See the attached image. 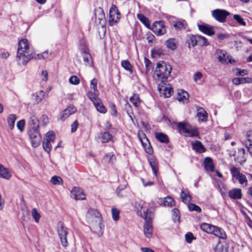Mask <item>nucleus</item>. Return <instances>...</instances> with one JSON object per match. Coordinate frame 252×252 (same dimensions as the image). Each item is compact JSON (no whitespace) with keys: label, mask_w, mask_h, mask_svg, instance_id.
<instances>
[{"label":"nucleus","mask_w":252,"mask_h":252,"mask_svg":"<svg viewBox=\"0 0 252 252\" xmlns=\"http://www.w3.org/2000/svg\"><path fill=\"white\" fill-rule=\"evenodd\" d=\"M35 53L26 38L21 39L18 42L16 58L18 64L26 65L33 57Z\"/></svg>","instance_id":"obj_1"},{"label":"nucleus","mask_w":252,"mask_h":252,"mask_svg":"<svg viewBox=\"0 0 252 252\" xmlns=\"http://www.w3.org/2000/svg\"><path fill=\"white\" fill-rule=\"evenodd\" d=\"M140 214L146 222L144 225V233L145 236L148 238L152 237L153 235V226L152 220L154 217V213L151 209H148L145 207H142Z\"/></svg>","instance_id":"obj_2"},{"label":"nucleus","mask_w":252,"mask_h":252,"mask_svg":"<svg viewBox=\"0 0 252 252\" xmlns=\"http://www.w3.org/2000/svg\"><path fill=\"white\" fill-rule=\"evenodd\" d=\"M172 70L171 66L166 64L164 62H159L157 63L155 71V75L159 81H166L170 75Z\"/></svg>","instance_id":"obj_3"},{"label":"nucleus","mask_w":252,"mask_h":252,"mask_svg":"<svg viewBox=\"0 0 252 252\" xmlns=\"http://www.w3.org/2000/svg\"><path fill=\"white\" fill-rule=\"evenodd\" d=\"M177 129L181 134H184L186 136L197 137L199 132L197 128L193 127L186 122H180L177 124Z\"/></svg>","instance_id":"obj_4"},{"label":"nucleus","mask_w":252,"mask_h":252,"mask_svg":"<svg viewBox=\"0 0 252 252\" xmlns=\"http://www.w3.org/2000/svg\"><path fill=\"white\" fill-rule=\"evenodd\" d=\"M57 231L63 246L65 247L68 245L66 236L68 234L67 228L64 226L62 221L57 223Z\"/></svg>","instance_id":"obj_5"},{"label":"nucleus","mask_w":252,"mask_h":252,"mask_svg":"<svg viewBox=\"0 0 252 252\" xmlns=\"http://www.w3.org/2000/svg\"><path fill=\"white\" fill-rule=\"evenodd\" d=\"M230 172L233 178L237 179L239 184L245 187L248 185V180L245 175L240 172V168L233 166L230 168Z\"/></svg>","instance_id":"obj_6"},{"label":"nucleus","mask_w":252,"mask_h":252,"mask_svg":"<svg viewBox=\"0 0 252 252\" xmlns=\"http://www.w3.org/2000/svg\"><path fill=\"white\" fill-rule=\"evenodd\" d=\"M79 48L81 50L84 62L86 65L92 66L93 62L92 57L88 52V49L83 40L80 41Z\"/></svg>","instance_id":"obj_7"},{"label":"nucleus","mask_w":252,"mask_h":252,"mask_svg":"<svg viewBox=\"0 0 252 252\" xmlns=\"http://www.w3.org/2000/svg\"><path fill=\"white\" fill-rule=\"evenodd\" d=\"M28 133L32 146L33 147L38 146L41 141V136L38 129H30Z\"/></svg>","instance_id":"obj_8"},{"label":"nucleus","mask_w":252,"mask_h":252,"mask_svg":"<svg viewBox=\"0 0 252 252\" xmlns=\"http://www.w3.org/2000/svg\"><path fill=\"white\" fill-rule=\"evenodd\" d=\"M212 16L218 22L224 23L226 17L230 14L227 11L221 9H216L211 12Z\"/></svg>","instance_id":"obj_9"},{"label":"nucleus","mask_w":252,"mask_h":252,"mask_svg":"<svg viewBox=\"0 0 252 252\" xmlns=\"http://www.w3.org/2000/svg\"><path fill=\"white\" fill-rule=\"evenodd\" d=\"M86 218L89 221H91L92 220L94 219L95 222H98L99 228L101 230L102 229L101 226V218L100 214L98 211L94 209H89L86 214Z\"/></svg>","instance_id":"obj_10"},{"label":"nucleus","mask_w":252,"mask_h":252,"mask_svg":"<svg viewBox=\"0 0 252 252\" xmlns=\"http://www.w3.org/2000/svg\"><path fill=\"white\" fill-rule=\"evenodd\" d=\"M158 90L165 97H169L173 93V90L170 84H166L165 81H161L158 84Z\"/></svg>","instance_id":"obj_11"},{"label":"nucleus","mask_w":252,"mask_h":252,"mask_svg":"<svg viewBox=\"0 0 252 252\" xmlns=\"http://www.w3.org/2000/svg\"><path fill=\"white\" fill-rule=\"evenodd\" d=\"M94 14L95 16V22L97 24H99L102 28L106 24L105 14L103 9L98 7L94 10Z\"/></svg>","instance_id":"obj_12"},{"label":"nucleus","mask_w":252,"mask_h":252,"mask_svg":"<svg viewBox=\"0 0 252 252\" xmlns=\"http://www.w3.org/2000/svg\"><path fill=\"white\" fill-rule=\"evenodd\" d=\"M153 32L157 35H161L166 32V27L163 21L155 22L152 28Z\"/></svg>","instance_id":"obj_13"},{"label":"nucleus","mask_w":252,"mask_h":252,"mask_svg":"<svg viewBox=\"0 0 252 252\" xmlns=\"http://www.w3.org/2000/svg\"><path fill=\"white\" fill-rule=\"evenodd\" d=\"M120 19V14L115 5H113L109 11V24L113 26L118 22Z\"/></svg>","instance_id":"obj_14"},{"label":"nucleus","mask_w":252,"mask_h":252,"mask_svg":"<svg viewBox=\"0 0 252 252\" xmlns=\"http://www.w3.org/2000/svg\"><path fill=\"white\" fill-rule=\"evenodd\" d=\"M216 53L218 56V59L219 61L221 63H232L231 57L229 56L225 51L218 49L216 50Z\"/></svg>","instance_id":"obj_15"},{"label":"nucleus","mask_w":252,"mask_h":252,"mask_svg":"<svg viewBox=\"0 0 252 252\" xmlns=\"http://www.w3.org/2000/svg\"><path fill=\"white\" fill-rule=\"evenodd\" d=\"M71 196L75 200H84L86 195L82 189L79 187H74L71 191Z\"/></svg>","instance_id":"obj_16"},{"label":"nucleus","mask_w":252,"mask_h":252,"mask_svg":"<svg viewBox=\"0 0 252 252\" xmlns=\"http://www.w3.org/2000/svg\"><path fill=\"white\" fill-rule=\"evenodd\" d=\"M77 111L76 108L72 105L68 106L60 115V120L64 121L70 115L74 114Z\"/></svg>","instance_id":"obj_17"},{"label":"nucleus","mask_w":252,"mask_h":252,"mask_svg":"<svg viewBox=\"0 0 252 252\" xmlns=\"http://www.w3.org/2000/svg\"><path fill=\"white\" fill-rule=\"evenodd\" d=\"M246 139L242 142L252 156V130L248 131L246 134Z\"/></svg>","instance_id":"obj_18"},{"label":"nucleus","mask_w":252,"mask_h":252,"mask_svg":"<svg viewBox=\"0 0 252 252\" xmlns=\"http://www.w3.org/2000/svg\"><path fill=\"white\" fill-rule=\"evenodd\" d=\"M198 27L200 31L208 35L211 36L215 33L213 27L207 24H198Z\"/></svg>","instance_id":"obj_19"},{"label":"nucleus","mask_w":252,"mask_h":252,"mask_svg":"<svg viewBox=\"0 0 252 252\" xmlns=\"http://www.w3.org/2000/svg\"><path fill=\"white\" fill-rule=\"evenodd\" d=\"M242 195L241 189L239 188H234L228 192V196L231 199H240Z\"/></svg>","instance_id":"obj_20"},{"label":"nucleus","mask_w":252,"mask_h":252,"mask_svg":"<svg viewBox=\"0 0 252 252\" xmlns=\"http://www.w3.org/2000/svg\"><path fill=\"white\" fill-rule=\"evenodd\" d=\"M205 169L208 171L213 172L214 171V165L213 159L210 157H206L203 161Z\"/></svg>","instance_id":"obj_21"},{"label":"nucleus","mask_w":252,"mask_h":252,"mask_svg":"<svg viewBox=\"0 0 252 252\" xmlns=\"http://www.w3.org/2000/svg\"><path fill=\"white\" fill-rule=\"evenodd\" d=\"M29 127L30 129H38L39 121L34 114H32L29 121Z\"/></svg>","instance_id":"obj_22"},{"label":"nucleus","mask_w":252,"mask_h":252,"mask_svg":"<svg viewBox=\"0 0 252 252\" xmlns=\"http://www.w3.org/2000/svg\"><path fill=\"white\" fill-rule=\"evenodd\" d=\"M196 116L199 121L206 122L207 120L208 114L203 108L200 107L197 109Z\"/></svg>","instance_id":"obj_23"},{"label":"nucleus","mask_w":252,"mask_h":252,"mask_svg":"<svg viewBox=\"0 0 252 252\" xmlns=\"http://www.w3.org/2000/svg\"><path fill=\"white\" fill-rule=\"evenodd\" d=\"M192 148L193 150L199 153H202L206 151V149L202 143L198 140L192 143Z\"/></svg>","instance_id":"obj_24"},{"label":"nucleus","mask_w":252,"mask_h":252,"mask_svg":"<svg viewBox=\"0 0 252 252\" xmlns=\"http://www.w3.org/2000/svg\"><path fill=\"white\" fill-rule=\"evenodd\" d=\"M112 138L111 134L108 131L101 132L98 136V139L103 143L108 142Z\"/></svg>","instance_id":"obj_25"},{"label":"nucleus","mask_w":252,"mask_h":252,"mask_svg":"<svg viewBox=\"0 0 252 252\" xmlns=\"http://www.w3.org/2000/svg\"><path fill=\"white\" fill-rule=\"evenodd\" d=\"M212 231V232L211 234H213L220 238L225 239L226 238L224 231L220 228L214 225V228H213Z\"/></svg>","instance_id":"obj_26"},{"label":"nucleus","mask_w":252,"mask_h":252,"mask_svg":"<svg viewBox=\"0 0 252 252\" xmlns=\"http://www.w3.org/2000/svg\"><path fill=\"white\" fill-rule=\"evenodd\" d=\"M172 26L176 30H182L186 29L187 24L185 20L176 21L173 22Z\"/></svg>","instance_id":"obj_27"},{"label":"nucleus","mask_w":252,"mask_h":252,"mask_svg":"<svg viewBox=\"0 0 252 252\" xmlns=\"http://www.w3.org/2000/svg\"><path fill=\"white\" fill-rule=\"evenodd\" d=\"M148 161L155 175L157 176L158 175V167L156 160L154 158L151 157L148 158Z\"/></svg>","instance_id":"obj_28"},{"label":"nucleus","mask_w":252,"mask_h":252,"mask_svg":"<svg viewBox=\"0 0 252 252\" xmlns=\"http://www.w3.org/2000/svg\"><path fill=\"white\" fill-rule=\"evenodd\" d=\"M11 176L9 169L0 164V177L8 180Z\"/></svg>","instance_id":"obj_29"},{"label":"nucleus","mask_w":252,"mask_h":252,"mask_svg":"<svg viewBox=\"0 0 252 252\" xmlns=\"http://www.w3.org/2000/svg\"><path fill=\"white\" fill-rule=\"evenodd\" d=\"M45 95L44 92L43 91H39L33 94L32 95V99L36 103H39Z\"/></svg>","instance_id":"obj_30"},{"label":"nucleus","mask_w":252,"mask_h":252,"mask_svg":"<svg viewBox=\"0 0 252 252\" xmlns=\"http://www.w3.org/2000/svg\"><path fill=\"white\" fill-rule=\"evenodd\" d=\"M180 197L182 201L185 203L190 202L191 199L188 190H182L180 193Z\"/></svg>","instance_id":"obj_31"},{"label":"nucleus","mask_w":252,"mask_h":252,"mask_svg":"<svg viewBox=\"0 0 252 252\" xmlns=\"http://www.w3.org/2000/svg\"><path fill=\"white\" fill-rule=\"evenodd\" d=\"M93 104L95 106V107L96 108L97 111L102 114H105L106 113L107 109L103 105L100 99H99L98 101H95V102Z\"/></svg>","instance_id":"obj_32"},{"label":"nucleus","mask_w":252,"mask_h":252,"mask_svg":"<svg viewBox=\"0 0 252 252\" xmlns=\"http://www.w3.org/2000/svg\"><path fill=\"white\" fill-rule=\"evenodd\" d=\"M156 138L161 143H168L169 141L167 135L161 132L156 133Z\"/></svg>","instance_id":"obj_33"},{"label":"nucleus","mask_w":252,"mask_h":252,"mask_svg":"<svg viewBox=\"0 0 252 252\" xmlns=\"http://www.w3.org/2000/svg\"><path fill=\"white\" fill-rule=\"evenodd\" d=\"M200 227L203 231L211 234L212 232V229L214 228V225L209 223H203L200 225Z\"/></svg>","instance_id":"obj_34"},{"label":"nucleus","mask_w":252,"mask_h":252,"mask_svg":"<svg viewBox=\"0 0 252 252\" xmlns=\"http://www.w3.org/2000/svg\"><path fill=\"white\" fill-rule=\"evenodd\" d=\"M166 45L168 48L172 50H175L177 47V43L174 38H170L166 42Z\"/></svg>","instance_id":"obj_35"},{"label":"nucleus","mask_w":252,"mask_h":252,"mask_svg":"<svg viewBox=\"0 0 252 252\" xmlns=\"http://www.w3.org/2000/svg\"><path fill=\"white\" fill-rule=\"evenodd\" d=\"M163 54V50L159 47H155L151 51V55L153 58H156Z\"/></svg>","instance_id":"obj_36"},{"label":"nucleus","mask_w":252,"mask_h":252,"mask_svg":"<svg viewBox=\"0 0 252 252\" xmlns=\"http://www.w3.org/2000/svg\"><path fill=\"white\" fill-rule=\"evenodd\" d=\"M189 97V94L187 92L184 90H180L178 93L177 95V99L179 101H184L188 99Z\"/></svg>","instance_id":"obj_37"},{"label":"nucleus","mask_w":252,"mask_h":252,"mask_svg":"<svg viewBox=\"0 0 252 252\" xmlns=\"http://www.w3.org/2000/svg\"><path fill=\"white\" fill-rule=\"evenodd\" d=\"M16 119V116L15 114H10L8 115L7 120L10 129H12L13 128Z\"/></svg>","instance_id":"obj_38"},{"label":"nucleus","mask_w":252,"mask_h":252,"mask_svg":"<svg viewBox=\"0 0 252 252\" xmlns=\"http://www.w3.org/2000/svg\"><path fill=\"white\" fill-rule=\"evenodd\" d=\"M175 204L174 199L170 196H167L165 197L162 201V204L163 206L171 207Z\"/></svg>","instance_id":"obj_39"},{"label":"nucleus","mask_w":252,"mask_h":252,"mask_svg":"<svg viewBox=\"0 0 252 252\" xmlns=\"http://www.w3.org/2000/svg\"><path fill=\"white\" fill-rule=\"evenodd\" d=\"M137 18L147 27H150V24L148 19L142 14H138Z\"/></svg>","instance_id":"obj_40"},{"label":"nucleus","mask_w":252,"mask_h":252,"mask_svg":"<svg viewBox=\"0 0 252 252\" xmlns=\"http://www.w3.org/2000/svg\"><path fill=\"white\" fill-rule=\"evenodd\" d=\"M121 65L126 70L129 71L131 73H132V67L131 63L127 60H124L121 62Z\"/></svg>","instance_id":"obj_41"},{"label":"nucleus","mask_w":252,"mask_h":252,"mask_svg":"<svg viewBox=\"0 0 252 252\" xmlns=\"http://www.w3.org/2000/svg\"><path fill=\"white\" fill-rule=\"evenodd\" d=\"M97 93H98V92H94H94L90 91L87 93L88 97L93 102V103L95 102L96 101H99L100 99L97 95Z\"/></svg>","instance_id":"obj_42"},{"label":"nucleus","mask_w":252,"mask_h":252,"mask_svg":"<svg viewBox=\"0 0 252 252\" xmlns=\"http://www.w3.org/2000/svg\"><path fill=\"white\" fill-rule=\"evenodd\" d=\"M130 101L133 104V105L138 107L140 104V99L138 95H133L129 98Z\"/></svg>","instance_id":"obj_43"},{"label":"nucleus","mask_w":252,"mask_h":252,"mask_svg":"<svg viewBox=\"0 0 252 252\" xmlns=\"http://www.w3.org/2000/svg\"><path fill=\"white\" fill-rule=\"evenodd\" d=\"M126 188V185L118 187L116 191L118 196L121 197L126 196V194L124 191V190Z\"/></svg>","instance_id":"obj_44"},{"label":"nucleus","mask_w":252,"mask_h":252,"mask_svg":"<svg viewBox=\"0 0 252 252\" xmlns=\"http://www.w3.org/2000/svg\"><path fill=\"white\" fill-rule=\"evenodd\" d=\"M55 138V134L53 131H49L45 135V140L53 142Z\"/></svg>","instance_id":"obj_45"},{"label":"nucleus","mask_w":252,"mask_h":252,"mask_svg":"<svg viewBox=\"0 0 252 252\" xmlns=\"http://www.w3.org/2000/svg\"><path fill=\"white\" fill-rule=\"evenodd\" d=\"M237 157L238 158L240 159L241 161H245V151L243 148H240L238 149V152H237Z\"/></svg>","instance_id":"obj_46"},{"label":"nucleus","mask_w":252,"mask_h":252,"mask_svg":"<svg viewBox=\"0 0 252 252\" xmlns=\"http://www.w3.org/2000/svg\"><path fill=\"white\" fill-rule=\"evenodd\" d=\"M32 217L33 218L35 221L36 222H38L39 219L40 218V215L38 212L37 210L35 208H33L32 210Z\"/></svg>","instance_id":"obj_47"},{"label":"nucleus","mask_w":252,"mask_h":252,"mask_svg":"<svg viewBox=\"0 0 252 252\" xmlns=\"http://www.w3.org/2000/svg\"><path fill=\"white\" fill-rule=\"evenodd\" d=\"M198 45L199 46H206L209 44L207 39L202 36L198 35Z\"/></svg>","instance_id":"obj_48"},{"label":"nucleus","mask_w":252,"mask_h":252,"mask_svg":"<svg viewBox=\"0 0 252 252\" xmlns=\"http://www.w3.org/2000/svg\"><path fill=\"white\" fill-rule=\"evenodd\" d=\"M111 212L113 220L115 221H117L119 219V210L115 208H112Z\"/></svg>","instance_id":"obj_49"},{"label":"nucleus","mask_w":252,"mask_h":252,"mask_svg":"<svg viewBox=\"0 0 252 252\" xmlns=\"http://www.w3.org/2000/svg\"><path fill=\"white\" fill-rule=\"evenodd\" d=\"M233 19L240 25L246 26V23L242 17L238 14L233 15Z\"/></svg>","instance_id":"obj_50"},{"label":"nucleus","mask_w":252,"mask_h":252,"mask_svg":"<svg viewBox=\"0 0 252 252\" xmlns=\"http://www.w3.org/2000/svg\"><path fill=\"white\" fill-rule=\"evenodd\" d=\"M51 142L44 140L43 141V148L44 150L47 153H49L51 150Z\"/></svg>","instance_id":"obj_51"},{"label":"nucleus","mask_w":252,"mask_h":252,"mask_svg":"<svg viewBox=\"0 0 252 252\" xmlns=\"http://www.w3.org/2000/svg\"><path fill=\"white\" fill-rule=\"evenodd\" d=\"M188 208L190 211H196L198 213L201 212V209L200 207L193 203L189 204L188 205Z\"/></svg>","instance_id":"obj_52"},{"label":"nucleus","mask_w":252,"mask_h":252,"mask_svg":"<svg viewBox=\"0 0 252 252\" xmlns=\"http://www.w3.org/2000/svg\"><path fill=\"white\" fill-rule=\"evenodd\" d=\"M198 35H192L189 40V44L194 46L198 44Z\"/></svg>","instance_id":"obj_53"},{"label":"nucleus","mask_w":252,"mask_h":252,"mask_svg":"<svg viewBox=\"0 0 252 252\" xmlns=\"http://www.w3.org/2000/svg\"><path fill=\"white\" fill-rule=\"evenodd\" d=\"M172 213L173 216V220L174 221H179L180 220V212L179 210L176 208L172 210Z\"/></svg>","instance_id":"obj_54"},{"label":"nucleus","mask_w":252,"mask_h":252,"mask_svg":"<svg viewBox=\"0 0 252 252\" xmlns=\"http://www.w3.org/2000/svg\"><path fill=\"white\" fill-rule=\"evenodd\" d=\"M69 82L72 85H78L80 83L79 78L75 75L71 76L69 79Z\"/></svg>","instance_id":"obj_55"},{"label":"nucleus","mask_w":252,"mask_h":252,"mask_svg":"<svg viewBox=\"0 0 252 252\" xmlns=\"http://www.w3.org/2000/svg\"><path fill=\"white\" fill-rule=\"evenodd\" d=\"M61 182H62V178L57 176L52 177L51 179V183L53 185H60Z\"/></svg>","instance_id":"obj_56"},{"label":"nucleus","mask_w":252,"mask_h":252,"mask_svg":"<svg viewBox=\"0 0 252 252\" xmlns=\"http://www.w3.org/2000/svg\"><path fill=\"white\" fill-rule=\"evenodd\" d=\"M196 238L193 236V234L191 232H188L185 235V239L188 243H191L193 240H195Z\"/></svg>","instance_id":"obj_57"},{"label":"nucleus","mask_w":252,"mask_h":252,"mask_svg":"<svg viewBox=\"0 0 252 252\" xmlns=\"http://www.w3.org/2000/svg\"><path fill=\"white\" fill-rule=\"evenodd\" d=\"M97 80L96 78H94L92 79L90 84V87L91 89H93L94 92H98L97 88Z\"/></svg>","instance_id":"obj_58"},{"label":"nucleus","mask_w":252,"mask_h":252,"mask_svg":"<svg viewBox=\"0 0 252 252\" xmlns=\"http://www.w3.org/2000/svg\"><path fill=\"white\" fill-rule=\"evenodd\" d=\"M215 252H227L225 247L222 245H218L215 249Z\"/></svg>","instance_id":"obj_59"},{"label":"nucleus","mask_w":252,"mask_h":252,"mask_svg":"<svg viewBox=\"0 0 252 252\" xmlns=\"http://www.w3.org/2000/svg\"><path fill=\"white\" fill-rule=\"evenodd\" d=\"M144 63L146 67V71H149L152 67V62L147 58H144Z\"/></svg>","instance_id":"obj_60"},{"label":"nucleus","mask_w":252,"mask_h":252,"mask_svg":"<svg viewBox=\"0 0 252 252\" xmlns=\"http://www.w3.org/2000/svg\"><path fill=\"white\" fill-rule=\"evenodd\" d=\"M25 125V121L24 120H21L17 123V126L20 131H22L24 130Z\"/></svg>","instance_id":"obj_61"},{"label":"nucleus","mask_w":252,"mask_h":252,"mask_svg":"<svg viewBox=\"0 0 252 252\" xmlns=\"http://www.w3.org/2000/svg\"><path fill=\"white\" fill-rule=\"evenodd\" d=\"M36 56L39 59H46L48 57V51H44L41 54H37Z\"/></svg>","instance_id":"obj_62"},{"label":"nucleus","mask_w":252,"mask_h":252,"mask_svg":"<svg viewBox=\"0 0 252 252\" xmlns=\"http://www.w3.org/2000/svg\"><path fill=\"white\" fill-rule=\"evenodd\" d=\"M203 76V75L201 72H197L194 74L193 76V80L194 82H196L198 80H200Z\"/></svg>","instance_id":"obj_63"},{"label":"nucleus","mask_w":252,"mask_h":252,"mask_svg":"<svg viewBox=\"0 0 252 252\" xmlns=\"http://www.w3.org/2000/svg\"><path fill=\"white\" fill-rule=\"evenodd\" d=\"M146 39L149 43H152L155 39V36L151 32L147 34Z\"/></svg>","instance_id":"obj_64"}]
</instances>
